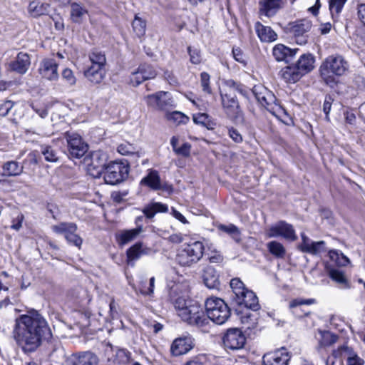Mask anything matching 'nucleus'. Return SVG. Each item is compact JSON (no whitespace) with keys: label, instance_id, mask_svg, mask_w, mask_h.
<instances>
[{"label":"nucleus","instance_id":"obj_1","mask_svg":"<svg viewBox=\"0 0 365 365\" xmlns=\"http://www.w3.org/2000/svg\"><path fill=\"white\" fill-rule=\"evenodd\" d=\"M12 334L25 352H31L39 346L42 339L51 336V330L40 314H23L16 319Z\"/></svg>","mask_w":365,"mask_h":365},{"label":"nucleus","instance_id":"obj_2","mask_svg":"<svg viewBox=\"0 0 365 365\" xmlns=\"http://www.w3.org/2000/svg\"><path fill=\"white\" fill-rule=\"evenodd\" d=\"M349 69V63L344 56L339 54L327 57L319 68L320 75L324 81L330 87L336 84L334 76H341Z\"/></svg>","mask_w":365,"mask_h":365},{"label":"nucleus","instance_id":"obj_3","mask_svg":"<svg viewBox=\"0 0 365 365\" xmlns=\"http://www.w3.org/2000/svg\"><path fill=\"white\" fill-rule=\"evenodd\" d=\"M314 57L312 54H303L296 64L287 66L282 69L281 76L286 82L294 83L314 69Z\"/></svg>","mask_w":365,"mask_h":365},{"label":"nucleus","instance_id":"obj_4","mask_svg":"<svg viewBox=\"0 0 365 365\" xmlns=\"http://www.w3.org/2000/svg\"><path fill=\"white\" fill-rule=\"evenodd\" d=\"M252 93L259 103L273 115L280 117L286 113L285 109L278 103L274 93L264 86H255Z\"/></svg>","mask_w":365,"mask_h":365},{"label":"nucleus","instance_id":"obj_5","mask_svg":"<svg viewBox=\"0 0 365 365\" xmlns=\"http://www.w3.org/2000/svg\"><path fill=\"white\" fill-rule=\"evenodd\" d=\"M205 308L209 322L212 320L217 324H222L230 316V308L224 300L220 298H208L205 302Z\"/></svg>","mask_w":365,"mask_h":365},{"label":"nucleus","instance_id":"obj_6","mask_svg":"<svg viewBox=\"0 0 365 365\" xmlns=\"http://www.w3.org/2000/svg\"><path fill=\"white\" fill-rule=\"evenodd\" d=\"M204 250L205 246L200 241L185 245L178 253L176 261L181 266L190 267L201 259Z\"/></svg>","mask_w":365,"mask_h":365},{"label":"nucleus","instance_id":"obj_7","mask_svg":"<svg viewBox=\"0 0 365 365\" xmlns=\"http://www.w3.org/2000/svg\"><path fill=\"white\" fill-rule=\"evenodd\" d=\"M179 317L189 324L198 327H205L209 324L208 319L200 306L193 302H189V306L179 313Z\"/></svg>","mask_w":365,"mask_h":365},{"label":"nucleus","instance_id":"obj_8","mask_svg":"<svg viewBox=\"0 0 365 365\" xmlns=\"http://www.w3.org/2000/svg\"><path fill=\"white\" fill-rule=\"evenodd\" d=\"M53 232L58 235H63L66 242L78 249H81L83 244V239L76 233L77 225L73 222H61L51 226Z\"/></svg>","mask_w":365,"mask_h":365},{"label":"nucleus","instance_id":"obj_9","mask_svg":"<svg viewBox=\"0 0 365 365\" xmlns=\"http://www.w3.org/2000/svg\"><path fill=\"white\" fill-rule=\"evenodd\" d=\"M128 175V167L123 163L110 162L103 171V178L107 184L116 185L123 181Z\"/></svg>","mask_w":365,"mask_h":365},{"label":"nucleus","instance_id":"obj_10","mask_svg":"<svg viewBox=\"0 0 365 365\" xmlns=\"http://www.w3.org/2000/svg\"><path fill=\"white\" fill-rule=\"evenodd\" d=\"M144 100L148 106L160 110L167 111L175 106L174 101L168 92L159 91L148 95L144 97Z\"/></svg>","mask_w":365,"mask_h":365},{"label":"nucleus","instance_id":"obj_11","mask_svg":"<svg viewBox=\"0 0 365 365\" xmlns=\"http://www.w3.org/2000/svg\"><path fill=\"white\" fill-rule=\"evenodd\" d=\"M266 235L269 238L282 237L289 241H295L297 239L293 226L283 220L272 225L266 231Z\"/></svg>","mask_w":365,"mask_h":365},{"label":"nucleus","instance_id":"obj_12","mask_svg":"<svg viewBox=\"0 0 365 365\" xmlns=\"http://www.w3.org/2000/svg\"><path fill=\"white\" fill-rule=\"evenodd\" d=\"M312 28V23L307 19L292 22L288 24L287 30L294 38L296 43L299 45L305 44L307 41V33Z\"/></svg>","mask_w":365,"mask_h":365},{"label":"nucleus","instance_id":"obj_13","mask_svg":"<svg viewBox=\"0 0 365 365\" xmlns=\"http://www.w3.org/2000/svg\"><path fill=\"white\" fill-rule=\"evenodd\" d=\"M65 136L70 157L80 158L83 156L88 148L81 137L78 133L70 132L66 133Z\"/></svg>","mask_w":365,"mask_h":365},{"label":"nucleus","instance_id":"obj_14","mask_svg":"<svg viewBox=\"0 0 365 365\" xmlns=\"http://www.w3.org/2000/svg\"><path fill=\"white\" fill-rule=\"evenodd\" d=\"M246 337L242 331L237 328L230 329L223 337L225 348L231 350H237L244 347Z\"/></svg>","mask_w":365,"mask_h":365},{"label":"nucleus","instance_id":"obj_15","mask_svg":"<svg viewBox=\"0 0 365 365\" xmlns=\"http://www.w3.org/2000/svg\"><path fill=\"white\" fill-rule=\"evenodd\" d=\"M222 103L230 118L237 119L242 117L236 96L231 93H221Z\"/></svg>","mask_w":365,"mask_h":365},{"label":"nucleus","instance_id":"obj_16","mask_svg":"<svg viewBox=\"0 0 365 365\" xmlns=\"http://www.w3.org/2000/svg\"><path fill=\"white\" fill-rule=\"evenodd\" d=\"M58 66L54 59L45 58L41 62L38 71L43 78L51 81H57L59 78Z\"/></svg>","mask_w":365,"mask_h":365},{"label":"nucleus","instance_id":"obj_17","mask_svg":"<svg viewBox=\"0 0 365 365\" xmlns=\"http://www.w3.org/2000/svg\"><path fill=\"white\" fill-rule=\"evenodd\" d=\"M193 339L190 336L175 339L170 346V353L174 356L187 354L193 348Z\"/></svg>","mask_w":365,"mask_h":365},{"label":"nucleus","instance_id":"obj_18","mask_svg":"<svg viewBox=\"0 0 365 365\" xmlns=\"http://www.w3.org/2000/svg\"><path fill=\"white\" fill-rule=\"evenodd\" d=\"M170 296L178 315L189 306V302H191L186 299V295L182 292L181 285L178 284L171 287Z\"/></svg>","mask_w":365,"mask_h":365},{"label":"nucleus","instance_id":"obj_19","mask_svg":"<svg viewBox=\"0 0 365 365\" xmlns=\"http://www.w3.org/2000/svg\"><path fill=\"white\" fill-rule=\"evenodd\" d=\"M290 357L284 350H277L263 356L262 365H288Z\"/></svg>","mask_w":365,"mask_h":365},{"label":"nucleus","instance_id":"obj_20","mask_svg":"<svg viewBox=\"0 0 365 365\" xmlns=\"http://www.w3.org/2000/svg\"><path fill=\"white\" fill-rule=\"evenodd\" d=\"M106 155L100 153H94L91 155V163L88 164V170L95 178L99 177L105 170Z\"/></svg>","mask_w":365,"mask_h":365},{"label":"nucleus","instance_id":"obj_21","mask_svg":"<svg viewBox=\"0 0 365 365\" xmlns=\"http://www.w3.org/2000/svg\"><path fill=\"white\" fill-rule=\"evenodd\" d=\"M298 48H290L284 44L278 43L272 48V55L276 61L289 63L297 54Z\"/></svg>","mask_w":365,"mask_h":365},{"label":"nucleus","instance_id":"obj_22","mask_svg":"<svg viewBox=\"0 0 365 365\" xmlns=\"http://www.w3.org/2000/svg\"><path fill=\"white\" fill-rule=\"evenodd\" d=\"M31 64L29 55L26 53L20 52L16 59L9 63V68L19 74H24L28 71Z\"/></svg>","mask_w":365,"mask_h":365},{"label":"nucleus","instance_id":"obj_23","mask_svg":"<svg viewBox=\"0 0 365 365\" xmlns=\"http://www.w3.org/2000/svg\"><path fill=\"white\" fill-rule=\"evenodd\" d=\"M236 302L239 305H244L245 307L255 311L259 307L257 297L252 291L247 289L236 299Z\"/></svg>","mask_w":365,"mask_h":365},{"label":"nucleus","instance_id":"obj_24","mask_svg":"<svg viewBox=\"0 0 365 365\" xmlns=\"http://www.w3.org/2000/svg\"><path fill=\"white\" fill-rule=\"evenodd\" d=\"M255 29L259 38L262 42L270 43L277 39V33L269 26H264L260 22H257Z\"/></svg>","mask_w":365,"mask_h":365},{"label":"nucleus","instance_id":"obj_25","mask_svg":"<svg viewBox=\"0 0 365 365\" xmlns=\"http://www.w3.org/2000/svg\"><path fill=\"white\" fill-rule=\"evenodd\" d=\"M259 13L267 17L274 16L282 7V0H261Z\"/></svg>","mask_w":365,"mask_h":365},{"label":"nucleus","instance_id":"obj_26","mask_svg":"<svg viewBox=\"0 0 365 365\" xmlns=\"http://www.w3.org/2000/svg\"><path fill=\"white\" fill-rule=\"evenodd\" d=\"M83 73L88 81L94 84L102 82L106 76L105 68L99 66H88Z\"/></svg>","mask_w":365,"mask_h":365},{"label":"nucleus","instance_id":"obj_27","mask_svg":"<svg viewBox=\"0 0 365 365\" xmlns=\"http://www.w3.org/2000/svg\"><path fill=\"white\" fill-rule=\"evenodd\" d=\"M140 185L147 186L153 190H161L162 183L158 172L149 170L148 174L141 180Z\"/></svg>","mask_w":365,"mask_h":365},{"label":"nucleus","instance_id":"obj_28","mask_svg":"<svg viewBox=\"0 0 365 365\" xmlns=\"http://www.w3.org/2000/svg\"><path fill=\"white\" fill-rule=\"evenodd\" d=\"M202 278L205 284L209 289H218L220 286L219 275L212 266H207L203 271Z\"/></svg>","mask_w":365,"mask_h":365},{"label":"nucleus","instance_id":"obj_29","mask_svg":"<svg viewBox=\"0 0 365 365\" xmlns=\"http://www.w3.org/2000/svg\"><path fill=\"white\" fill-rule=\"evenodd\" d=\"M143 231L142 226H138L135 229L122 230L116 235V240L120 246H123L136 239Z\"/></svg>","mask_w":365,"mask_h":365},{"label":"nucleus","instance_id":"obj_30","mask_svg":"<svg viewBox=\"0 0 365 365\" xmlns=\"http://www.w3.org/2000/svg\"><path fill=\"white\" fill-rule=\"evenodd\" d=\"M71 365H98V359L92 352L86 351L73 355L71 359Z\"/></svg>","mask_w":365,"mask_h":365},{"label":"nucleus","instance_id":"obj_31","mask_svg":"<svg viewBox=\"0 0 365 365\" xmlns=\"http://www.w3.org/2000/svg\"><path fill=\"white\" fill-rule=\"evenodd\" d=\"M151 249L144 247L142 242H138L127 250L128 263L130 264L133 261L138 259L141 256L149 255Z\"/></svg>","mask_w":365,"mask_h":365},{"label":"nucleus","instance_id":"obj_32","mask_svg":"<svg viewBox=\"0 0 365 365\" xmlns=\"http://www.w3.org/2000/svg\"><path fill=\"white\" fill-rule=\"evenodd\" d=\"M2 169V176L15 177L20 175L23 173L24 167L20 165L18 162L11 160L4 163Z\"/></svg>","mask_w":365,"mask_h":365},{"label":"nucleus","instance_id":"obj_33","mask_svg":"<svg viewBox=\"0 0 365 365\" xmlns=\"http://www.w3.org/2000/svg\"><path fill=\"white\" fill-rule=\"evenodd\" d=\"M88 14V10L78 3H72L71 4V18L75 23H81L86 16Z\"/></svg>","mask_w":365,"mask_h":365},{"label":"nucleus","instance_id":"obj_34","mask_svg":"<svg viewBox=\"0 0 365 365\" xmlns=\"http://www.w3.org/2000/svg\"><path fill=\"white\" fill-rule=\"evenodd\" d=\"M49 5L38 1H33L29 5V12L34 17L45 15L48 12Z\"/></svg>","mask_w":365,"mask_h":365},{"label":"nucleus","instance_id":"obj_35","mask_svg":"<svg viewBox=\"0 0 365 365\" xmlns=\"http://www.w3.org/2000/svg\"><path fill=\"white\" fill-rule=\"evenodd\" d=\"M341 356L346 357L347 365H364V361L347 346H341Z\"/></svg>","mask_w":365,"mask_h":365},{"label":"nucleus","instance_id":"obj_36","mask_svg":"<svg viewBox=\"0 0 365 365\" xmlns=\"http://www.w3.org/2000/svg\"><path fill=\"white\" fill-rule=\"evenodd\" d=\"M168 208V206L161 202L150 203L143 209V212L147 218H153L158 212H166Z\"/></svg>","mask_w":365,"mask_h":365},{"label":"nucleus","instance_id":"obj_37","mask_svg":"<svg viewBox=\"0 0 365 365\" xmlns=\"http://www.w3.org/2000/svg\"><path fill=\"white\" fill-rule=\"evenodd\" d=\"M268 251L274 257L278 259H283L286 255V249L284 245L275 240L269 242L267 244Z\"/></svg>","mask_w":365,"mask_h":365},{"label":"nucleus","instance_id":"obj_38","mask_svg":"<svg viewBox=\"0 0 365 365\" xmlns=\"http://www.w3.org/2000/svg\"><path fill=\"white\" fill-rule=\"evenodd\" d=\"M317 339L320 347L331 346L337 341V336L329 331H319Z\"/></svg>","mask_w":365,"mask_h":365},{"label":"nucleus","instance_id":"obj_39","mask_svg":"<svg viewBox=\"0 0 365 365\" xmlns=\"http://www.w3.org/2000/svg\"><path fill=\"white\" fill-rule=\"evenodd\" d=\"M90 66H99V67L105 68L106 63V58L105 54L96 49L93 50L88 54Z\"/></svg>","mask_w":365,"mask_h":365},{"label":"nucleus","instance_id":"obj_40","mask_svg":"<svg viewBox=\"0 0 365 365\" xmlns=\"http://www.w3.org/2000/svg\"><path fill=\"white\" fill-rule=\"evenodd\" d=\"M118 152L123 155H133L140 157L138 149L132 144L125 142L118 146Z\"/></svg>","mask_w":365,"mask_h":365},{"label":"nucleus","instance_id":"obj_41","mask_svg":"<svg viewBox=\"0 0 365 365\" xmlns=\"http://www.w3.org/2000/svg\"><path fill=\"white\" fill-rule=\"evenodd\" d=\"M192 119L196 124L202 125L208 129H212L215 125L210 116L206 113H199L194 114Z\"/></svg>","mask_w":365,"mask_h":365},{"label":"nucleus","instance_id":"obj_42","mask_svg":"<svg viewBox=\"0 0 365 365\" xmlns=\"http://www.w3.org/2000/svg\"><path fill=\"white\" fill-rule=\"evenodd\" d=\"M41 153L44 156L45 160L48 162L54 163L58 160L57 152L50 145H41Z\"/></svg>","mask_w":365,"mask_h":365},{"label":"nucleus","instance_id":"obj_43","mask_svg":"<svg viewBox=\"0 0 365 365\" xmlns=\"http://www.w3.org/2000/svg\"><path fill=\"white\" fill-rule=\"evenodd\" d=\"M61 80L64 84L68 87H72L76 85L77 78L73 71L68 68H65L61 72Z\"/></svg>","mask_w":365,"mask_h":365},{"label":"nucleus","instance_id":"obj_44","mask_svg":"<svg viewBox=\"0 0 365 365\" xmlns=\"http://www.w3.org/2000/svg\"><path fill=\"white\" fill-rule=\"evenodd\" d=\"M165 118L168 120L172 121L177 125L185 124L188 121V117L179 111L166 113Z\"/></svg>","mask_w":365,"mask_h":365},{"label":"nucleus","instance_id":"obj_45","mask_svg":"<svg viewBox=\"0 0 365 365\" xmlns=\"http://www.w3.org/2000/svg\"><path fill=\"white\" fill-rule=\"evenodd\" d=\"M132 26L134 32L138 37H141L145 34L146 22L138 15L135 16V19L132 23Z\"/></svg>","mask_w":365,"mask_h":365},{"label":"nucleus","instance_id":"obj_46","mask_svg":"<svg viewBox=\"0 0 365 365\" xmlns=\"http://www.w3.org/2000/svg\"><path fill=\"white\" fill-rule=\"evenodd\" d=\"M347 0H329V10L332 18L337 19Z\"/></svg>","mask_w":365,"mask_h":365},{"label":"nucleus","instance_id":"obj_47","mask_svg":"<svg viewBox=\"0 0 365 365\" xmlns=\"http://www.w3.org/2000/svg\"><path fill=\"white\" fill-rule=\"evenodd\" d=\"M139 68H140V72H141L142 76L144 78V81L149 80V79H153L157 75L156 71L154 69V68L152 66H150L149 64H146V63L141 64L139 66Z\"/></svg>","mask_w":365,"mask_h":365},{"label":"nucleus","instance_id":"obj_48","mask_svg":"<svg viewBox=\"0 0 365 365\" xmlns=\"http://www.w3.org/2000/svg\"><path fill=\"white\" fill-rule=\"evenodd\" d=\"M329 276L333 281L336 282V283L341 285L346 286L347 284V280L344 276V272L339 269H330L329 272Z\"/></svg>","mask_w":365,"mask_h":365},{"label":"nucleus","instance_id":"obj_49","mask_svg":"<svg viewBox=\"0 0 365 365\" xmlns=\"http://www.w3.org/2000/svg\"><path fill=\"white\" fill-rule=\"evenodd\" d=\"M230 287L235 295V299L242 294L244 291L247 289L245 287L243 282L238 278L232 279L230 282Z\"/></svg>","mask_w":365,"mask_h":365},{"label":"nucleus","instance_id":"obj_50","mask_svg":"<svg viewBox=\"0 0 365 365\" xmlns=\"http://www.w3.org/2000/svg\"><path fill=\"white\" fill-rule=\"evenodd\" d=\"M225 93H231L235 95L236 92L240 93H243L244 87L240 83H237V82L229 80L226 81V88H224Z\"/></svg>","mask_w":365,"mask_h":365},{"label":"nucleus","instance_id":"obj_51","mask_svg":"<svg viewBox=\"0 0 365 365\" xmlns=\"http://www.w3.org/2000/svg\"><path fill=\"white\" fill-rule=\"evenodd\" d=\"M329 255L331 259L335 260L336 262L341 266H345L349 263V258L337 250L329 251Z\"/></svg>","mask_w":365,"mask_h":365},{"label":"nucleus","instance_id":"obj_52","mask_svg":"<svg viewBox=\"0 0 365 365\" xmlns=\"http://www.w3.org/2000/svg\"><path fill=\"white\" fill-rule=\"evenodd\" d=\"M242 323L247 329H253L257 327V322L255 315L249 314L242 317Z\"/></svg>","mask_w":365,"mask_h":365},{"label":"nucleus","instance_id":"obj_53","mask_svg":"<svg viewBox=\"0 0 365 365\" xmlns=\"http://www.w3.org/2000/svg\"><path fill=\"white\" fill-rule=\"evenodd\" d=\"M324 241L313 242L312 244H310V247L307 253L313 255H319L322 252L324 251Z\"/></svg>","mask_w":365,"mask_h":365},{"label":"nucleus","instance_id":"obj_54","mask_svg":"<svg viewBox=\"0 0 365 365\" xmlns=\"http://www.w3.org/2000/svg\"><path fill=\"white\" fill-rule=\"evenodd\" d=\"M144 81V78L142 76L141 72H140L139 67L138 69L130 74V83L133 86H138L140 83Z\"/></svg>","mask_w":365,"mask_h":365},{"label":"nucleus","instance_id":"obj_55","mask_svg":"<svg viewBox=\"0 0 365 365\" xmlns=\"http://www.w3.org/2000/svg\"><path fill=\"white\" fill-rule=\"evenodd\" d=\"M210 75L206 72H202L200 74V83L201 86L202 88V91L207 93H211V88L210 86Z\"/></svg>","mask_w":365,"mask_h":365},{"label":"nucleus","instance_id":"obj_56","mask_svg":"<svg viewBox=\"0 0 365 365\" xmlns=\"http://www.w3.org/2000/svg\"><path fill=\"white\" fill-rule=\"evenodd\" d=\"M190 62L193 64H199L201 62L200 51L197 48H187Z\"/></svg>","mask_w":365,"mask_h":365},{"label":"nucleus","instance_id":"obj_57","mask_svg":"<svg viewBox=\"0 0 365 365\" xmlns=\"http://www.w3.org/2000/svg\"><path fill=\"white\" fill-rule=\"evenodd\" d=\"M334 101V99L331 96H326L324 104H323V111L326 115L325 118L327 120H329V114L331 110V105Z\"/></svg>","mask_w":365,"mask_h":365},{"label":"nucleus","instance_id":"obj_58","mask_svg":"<svg viewBox=\"0 0 365 365\" xmlns=\"http://www.w3.org/2000/svg\"><path fill=\"white\" fill-rule=\"evenodd\" d=\"M191 145L188 143H183L180 147L178 148L175 153L178 155L188 157L190 154Z\"/></svg>","mask_w":365,"mask_h":365},{"label":"nucleus","instance_id":"obj_59","mask_svg":"<svg viewBox=\"0 0 365 365\" xmlns=\"http://www.w3.org/2000/svg\"><path fill=\"white\" fill-rule=\"evenodd\" d=\"M219 229L226 233H228L230 235H232L233 236H239L240 235V231L238 230V228L234 225H220L219 226Z\"/></svg>","mask_w":365,"mask_h":365},{"label":"nucleus","instance_id":"obj_60","mask_svg":"<svg viewBox=\"0 0 365 365\" xmlns=\"http://www.w3.org/2000/svg\"><path fill=\"white\" fill-rule=\"evenodd\" d=\"M341 356V346L334 350L331 356H328L325 361V365H336V359Z\"/></svg>","mask_w":365,"mask_h":365},{"label":"nucleus","instance_id":"obj_61","mask_svg":"<svg viewBox=\"0 0 365 365\" xmlns=\"http://www.w3.org/2000/svg\"><path fill=\"white\" fill-rule=\"evenodd\" d=\"M314 303V299H294L292 300L289 303V307L290 308H294L297 306L300 305H309Z\"/></svg>","mask_w":365,"mask_h":365},{"label":"nucleus","instance_id":"obj_62","mask_svg":"<svg viewBox=\"0 0 365 365\" xmlns=\"http://www.w3.org/2000/svg\"><path fill=\"white\" fill-rule=\"evenodd\" d=\"M14 103L11 101H4L0 105V115L6 116L13 108Z\"/></svg>","mask_w":365,"mask_h":365},{"label":"nucleus","instance_id":"obj_63","mask_svg":"<svg viewBox=\"0 0 365 365\" xmlns=\"http://www.w3.org/2000/svg\"><path fill=\"white\" fill-rule=\"evenodd\" d=\"M154 284L155 277H153L150 279V283L148 287H146L145 285L141 286L140 292L144 295H151L153 293Z\"/></svg>","mask_w":365,"mask_h":365},{"label":"nucleus","instance_id":"obj_64","mask_svg":"<svg viewBox=\"0 0 365 365\" xmlns=\"http://www.w3.org/2000/svg\"><path fill=\"white\" fill-rule=\"evenodd\" d=\"M24 219V215L22 214H19L17 217L13 220L11 227L15 230H19L20 228L22 227V222Z\"/></svg>","mask_w":365,"mask_h":365}]
</instances>
